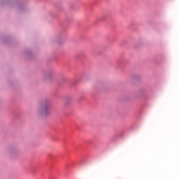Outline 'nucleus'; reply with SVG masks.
Here are the masks:
<instances>
[{
  "instance_id": "1",
  "label": "nucleus",
  "mask_w": 179,
  "mask_h": 179,
  "mask_svg": "<svg viewBox=\"0 0 179 179\" xmlns=\"http://www.w3.org/2000/svg\"><path fill=\"white\" fill-rule=\"evenodd\" d=\"M55 78V76L54 71H47L46 73L47 83H51L52 81H54Z\"/></svg>"
},
{
  "instance_id": "2",
  "label": "nucleus",
  "mask_w": 179,
  "mask_h": 179,
  "mask_svg": "<svg viewBox=\"0 0 179 179\" xmlns=\"http://www.w3.org/2000/svg\"><path fill=\"white\" fill-rule=\"evenodd\" d=\"M50 113H51V109H49L48 105H46V117L48 114H50Z\"/></svg>"
}]
</instances>
